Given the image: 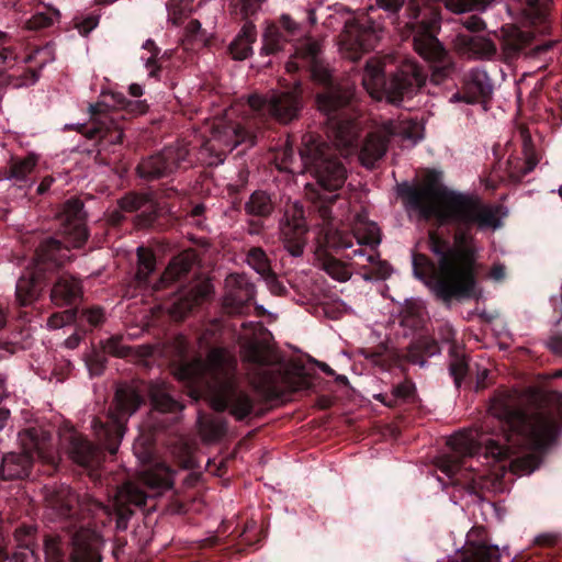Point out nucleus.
Returning <instances> with one entry per match:
<instances>
[{"instance_id":"nucleus-10","label":"nucleus","mask_w":562,"mask_h":562,"mask_svg":"<svg viewBox=\"0 0 562 562\" xmlns=\"http://www.w3.org/2000/svg\"><path fill=\"white\" fill-rule=\"evenodd\" d=\"M22 453H8L3 457L0 474L4 480L23 479L29 475L35 458L50 462L49 437L45 431L32 428L20 432Z\"/></svg>"},{"instance_id":"nucleus-35","label":"nucleus","mask_w":562,"mask_h":562,"mask_svg":"<svg viewBox=\"0 0 562 562\" xmlns=\"http://www.w3.org/2000/svg\"><path fill=\"white\" fill-rule=\"evenodd\" d=\"M137 272L136 279L140 282H145L149 274L156 268V259L153 251L148 248L138 247L137 248Z\"/></svg>"},{"instance_id":"nucleus-53","label":"nucleus","mask_w":562,"mask_h":562,"mask_svg":"<svg viewBox=\"0 0 562 562\" xmlns=\"http://www.w3.org/2000/svg\"><path fill=\"white\" fill-rule=\"evenodd\" d=\"M104 351L116 357H125L128 353V349L121 344V338L112 337L108 339L103 346Z\"/></svg>"},{"instance_id":"nucleus-28","label":"nucleus","mask_w":562,"mask_h":562,"mask_svg":"<svg viewBox=\"0 0 562 562\" xmlns=\"http://www.w3.org/2000/svg\"><path fill=\"white\" fill-rule=\"evenodd\" d=\"M195 259V251L192 249L184 250L176 256L164 271L159 281V285L155 286V289L158 290L187 274Z\"/></svg>"},{"instance_id":"nucleus-49","label":"nucleus","mask_w":562,"mask_h":562,"mask_svg":"<svg viewBox=\"0 0 562 562\" xmlns=\"http://www.w3.org/2000/svg\"><path fill=\"white\" fill-rule=\"evenodd\" d=\"M99 24V16L94 14H89L82 18L75 19V27L81 35H88L92 30H94Z\"/></svg>"},{"instance_id":"nucleus-27","label":"nucleus","mask_w":562,"mask_h":562,"mask_svg":"<svg viewBox=\"0 0 562 562\" xmlns=\"http://www.w3.org/2000/svg\"><path fill=\"white\" fill-rule=\"evenodd\" d=\"M81 295V285L78 280L70 276L63 274L55 282L50 299L57 306L70 305Z\"/></svg>"},{"instance_id":"nucleus-42","label":"nucleus","mask_w":562,"mask_h":562,"mask_svg":"<svg viewBox=\"0 0 562 562\" xmlns=\"http://www.w3.org/2000/svg\"><path fill=\"white\" fill-rule=\"evenodd\" d=\"M445 5L457 14L485 9L484 0H445Z\"/></svg>"},{"instance_id":"nucleus-36","label":"nucleus","mask_w":562,"mask_h":562,"mask_svg":"<svg viewBox=\"0 0 562 562\" xmlns=\"http://www.w3.org/2000/svg\"><path fill=\"white\" fill-rule=\"evenodd\" d=\"M285 41L277 25H268L263 33V45L261 50L269 54H274L283 48Z\"/></svg>"},{"instance_id":"nucleus-31","label":"nucleus","mask_w":562,"mask_h":562,"mask_svg":"<svg viewBox=\"0 0 562 562\" xmlns=\"http://www.w3.org/2000/svg\"><path fill=\"white\" fill-rule=\"evenodd\" d=\"M41 289L37 284L35 277L23 276L16 283V299L21 305H29L33 303L40 295Z\"/></svg>"},{"instance_id":"nucleus-3","label":"nucleus","mask_w":562,"mask_h":562,"mask_svg":"<svg viewBox=\"0 0 562 562\" xmlns=\"http://www.w3.org/2000/svg\"><path fill=\"white\" fill-rule=\"evenodd\" d=\"M237 360L225 348H213L205 361L194 359L179 364L175 376L190 387V396L198 400L204 393L217 412L228 409L237 420L247 417L254 408L250 395L240 390L236 382Z\"/></svg>"},{"instance_id":"nucleus-60","label":"nucleus","mask_w":562,"mask_h":562,"mask_svg":"<svg viewBox=\"0 0 562 562\" xmlns=\"http://www.w3.org/2000/svg\"><path fill=\"white\" fill-rule=\"evenodd\" d=\"M463 25L469 31H480V30H483L485 27L484 21L481 18L476 16V15L469 16L463 22Z\"/></svg>"},{"instance_id":"nucleus-54","label":"nucleus","mask_w":562,"mask_h":562,"mask_svg":"<svg viewBox=\"0 0 562 562\" xmlns=\"http://www.w3.org/2000/svg\"><path fill=\"white\" fill-rule=\"evenodd\" d=\"M467 371L468 363L464 359H456L450 363V373L453 376L457 386L461 384Z\"/></svg>"},{"instance_id":"nucleus-17","label":"nucleus","mask_w":562,"mask_h":562,"mask_svg":"<svg viewBox=\"0 0 562 562\" xmlns=\"http://www.w3.org/2000/svg\"><path fill=\"white\" fill-rule=\"evenodd\" d=\"M100 105H90L92 114V127L77 125L76 130L82 133L89 139L108 138L110 143L120 144L123 140V130L116 123L113 116L103 113Z\"/></svg>"},{"instance_id":"nucleus-40","label":"nucleus","mask_w":562,"mask_h":562,"mask_svg":"<svg viewBox=\"0 0 562 562\" xmlns=\"http://www.w3.org/2000/svg\"><path fill=\"white\" fill-rule=\"evenodd\" d=\"M247 262L261 277H270V265L268 262L266 254L260 248H252L249 250L247 256Z\"/></svg>"},{"instance_id":"nucleus-37","label":"nucleus","mask_w":562,"mask_h":562,"mask_svg":"<svg viewBox=\"0 0 562 562\" xmlns=\"http://www.w3.org/2000/svg\"><path fill=\"white\" fill-rule=\"evenodd\" d=\"M540 464V459L535 453H528L524 457L514 459L509 464V470L518 476L532 473Z\"/></svg>"},{"instance_id":"nucleus-51","label":"nucleus","mask_w":562,"mask_h":562,"mask_svg":"<svg viewBox=\"0 0 562 562\" xmlns=\"http://www.w3.org/2000/svg\"><path fill=\"white\" fill-rule=\"evenodd\" d=\"M104 318V311L98 306L87 308L81 313V319L93 327L102 324Z\"/></svg>"},{"instance_id":"nucleus-44","label":"nucleus","mask_w":562,"mask_h":562,"mask_svg":"<svg viewBox=\"0 0 562 562\" xmlns=\"http://www.w3.org/2000/svg\"><path fill=\"white\" fill-rule=\"evenodd\" d=\"M415 396L416 387L415 384L409 380H405L392 389V397L393 401H395V406L398 402L414 401Z\"/></svg>"},{"instance_id":"nucleus-61","label":"nucleus","mask_w":562,"mask_h":562,"mask_svg":"<svg viewBox=\"0 0 562 562\" xmlns=\"http://www.w3.org/2000/svg\"><path fill=\"white\" fill-rule=\"evenodd\" d=\"M126 109L134 114H144L147 111V104L144 101L128 102Z\"/></svg>"},{"instance_id":"nucleus-34","label":"nucleus","mask_w":562,"mask_h":562,"mask_svg":"<svg viewBox=\"0 0 562 562\" xmlns=\"http://www.w3.org/2000/svg\"><path fill=\"white\" fill-rule=\"evenodd\" d=\"M463 562H499L498 548L485 544L469 547Z\"/></svg>"},{"instance_id":"nucleus-7","label":"nucleus","mask_w":562,"mask_h":562,"mask_svg":"<svg viewBox=\"0 0 562 562\" xmlns=\"http://www.w3.org/2000/svg\"><path fill=\"white\" fill-rule=\"evenodd\" d=\"M82 207L83 204L78 199H71L65 203L60 221L63 224L61 232L67 245L63 246L56 239H48L43 243L37 250V258L41 265H63L69 259V247H81L87 240L88 233L83 222Z\"/></svg>"},{"instance_id":"nucleus-8","label":"nucleus","mask_w":562,"mask_h":562,"mask_svg":"<svg viewBox=\"0 0 562 562\" xmlns=\"http://www.w3.org/2000/svg\"><path fill=\"white\" fill-rule=\"evenodd\" d=\"M139 483L148 488V493L139 487L138 483L127 482L120 487L114 496L113 507L121 520L127 519L132 512L127 505L143 506L148 496L159 495L173 485V473L165 464H156L139 477Z\"/></svg>"},{"instance_id":"nucleus-56","label":"nucleus","mask_w":562,"mask_h":562,"mask_svg":"<svg viewBox=\"0 0 562 562\" xmlns=\"http://www.w3.org/2000/svg\"><path fill=\"white\" fill-rule=\"evenodd\" d=\"M200 431L202 436L207 440H213L222 434L221 427L213 422L200 420Z\"/></svg>"},{"instance_id":"nucleus-43","label":"nucleus","mask_w":562,"mask_h":562,"mask_svg":"<svg viewBox=\"0 0 562 562\" xmlns=\"http://www.w3.org/2000/svg\"><path fill=\"white\" fill-rule=\"evenodd\" d=\"M36 165V158L34 156H29L24 159L16 160L12 164L10 168V178L16 180H23L30 175Z\"/></svg>"},{"instance_id":"nucleus-55","label":"nucleus","mask_w":562,"mask_h":562,"mask_svg":"<svg viewBox=\"0 0 562 562\" xmlns=\"http://www.w3.org/2000/svg\"><path fill=\"white\" fill-rule=\"evenodd\" d=\"M14 562H37V557L29 543L21 544L13 554Z\"/></svg>"},{"instance_id":"nucleus-18","label":"nucleus","mask_w":562,"mask_h":562,"mask_svg":"<svg viewBox=\"0 0 562 562\" xmlns=\"http://www.w3.org/2000/svg\"><path fill=\"white\" fill-rule=\"evenodd\" d=\"M101 536L91 529L80 528L72 535L71 562H101Z\"/></svg>"},{"instance_id":"nucleus-6","label":"nucleus","mask_w":562,"mask_h":562,"mask_svg":"<svg viewBox=\"0 0 562 562\" xmlns=\"http://www.w3.org/2000/svg\"><path fill=\"white\" fill-rule=\"evenodd\" d=\"M240 358L248 363L247 375L251 385L268 397H278L285 390V376L280 369H273L279 357L266 341L252 338L240 346Z\"/></svg>"},{"instance_id":"nucleus-4","label":"nucleus","mask_w":562,"mask_h":562,"mask_svg":"<svg viewBox=\"0 0 562 562\" xmlns=\"http://www.w3.org/2000/svg\"><path fill=\"white\" fill-rule=\"evenodd\" d=\"M384 63L378 58L368 60L362 78V85L370 97L381 101L386 99L390 103L403 100L407 94L420 88L426 80V75L411 59L404 60L389 82L384 80Z\"/></svg>"},{"instance_id":"nucleus-24","label":"nucleus","mask_w":562,"mask_h":562,"mask_svg":"<svg viewBox=\"0 0 562 562\" xmlns=\"http://www.w3.org/2000/svg\"><path fill=\"white\" fill-rule=\"evenodd\" d=\"M454 45L462 55L469 58H485L496 52L493 42L483 36L459 34L454 40Z\"/></svg>"},{"instance_id":"nucleus-2","label":"nucleus","mask_w":562,"mask_h":562,"mask_svg":"<svg viewBox=\"0 0 562 562\" xmlns=\"http://www.w3.org/2000/svg\"><path fill=\"white\" fill-rule=\"evenodd\" d=\"M526 398L518 391H501L492 398L488 412L502 423L507 445L485 438L477 429L452 435L448 445L452 452L436 459V467L452 479L462 473L469 458L484 446V454L504 461L516 447L533 451L547 449L557 438L560 416L547 407H525Z\"/></svg>"},{"instance_id":"nucleus-48","label":"nucleus","mask_w":562,"mask_h":562,"mask_svg":"<svg viewBox=\"0 0 562 562\" xmlns=\"http://www.w3.org/2000/svg\"><path fill=\"white\" fill-rule=\"evenodd\" d=\"M145 202V195L131 193L120 200V207L126 212H134L140 209Z\"/></svg>"},{"instance_id":"nucleus-45","label":"nucleus","mask_w":562,"mask_h":562,"mask_svg":"<svg viewBox=\"0 0 562 562\" xmlns=\"http://www.w3.org/2000/svg\"><path fill=\"white\" fill-rule=\"evenodd\" d=\"M46 562H65L64 551L58 537H49L45 540Z\"/></svg>"},{"instance_id":"nucleus-38","label":"nucleus","mask_w":562,"mask_h":562,"mask_svg":"<svg viewBox=\"0 0 562 562\" xmlns=\"http://www.w3.org/2000/svg\"><path fill=\"white\" fill-rule=\"evenodd\" d=\"M151 404L155 409L159 412H176L182 409V406L172 400L165 390H151L150 392Z\"/></svg>"},{"instance_id":"nucleus-19","label":"nucleus","mask_w":562,"mask_h":562,"mask_svg":"<svg viewBox=\"0 0 562 562\" xmlns=\"http://www.w3.org/2000/svg\"><path fill=\"white\" fill-rule=\"evenodd\" d=\"M292 209L293 216L291 221L289 220L290 210L285 211L286 222L281 228V235L288 251L292 256L299 257L303 254L305 245L306 225L303 209L297 203H294Z\"/></svg>"},{"instance_id":"nucleus-50","label":"nucleus","mask_w":562,"mask_h":562,"mask_svg":"<svg viewBox=\"0 0 562 562\" xmlns=\"http://www.w3.org/2000/svg\"><path fill=\"white\" fill-rule=\"evenodd\" d=\"M75 319V313L70 310L53 314L48 321L47 326L52 329L60 328L70 324Z\"/></svg>"},{"instance_id":"nucleus-64","label":"nucleus","mask_w":562,"mask_h":562,"mask_svg":"<svg viewBox=\"0 0 562 562\" xmlns=\"http://www.w3.org/2000/svg\"><path fill=\"white\" fill-rule=\"evenodd\" d=\"M282 25L286 31L290 33H294V31L297 29V25L289 15H282L281 18Z\"/></svg>"},{"instance_id":"nucleus-25","label":"nucleus","mask_w":562,"mask_h":562,"mask_svg":"<svg viewBox=\"0 0 562 562\" xmlns=\"http://www.w3.org/2000/svg\"><path fill=\"white\" fill-rule=\"evenodd\" d=\"M352 97V87H333L327 91L317 94L316 103L319 111L327 116H330L336 111L347 105L351 101Z\"/></svg>"},{"instance_id":"nucleus-62","label":"nucleus","mask_w":562,"mask_h":562,"mask_svg":"<svg viewBox=\"0 0 562 562\" xmlns=\"http://www.w3.org/2000/svg\"><path fill=\"white\" fill-rule=\"evenodd\" d=\"M505 276H506V269H505L504 265L496 263L493 266V268L491 270L492 279H494L495 281H501L505 278Z\"/></svg>"},{"instance_id":"nucleus-33","label":"nucleus","mask_w":562,"mask_h":562,"mask_svg":"<svg viewBox=\"0 0 562 562\" xmlns=\"http://www.w3.org/2000/svg\"><path fill=\"white\" fill-rule=\"evenodd\" d=\"M246 212L255 216H267L273 206L270 196L263 191L254 192L245 205Z\"/></svg>"},{"instance_id":"nucleus-21","label":"nucleus","mask_w":562,"mask_h":562,"mask_svg":"<svg viewBox=\"0 0 562 562\" xmlns=\"http://www.w3.org/2000/svg\"><path fill=\"white\" fill-rule=\"evenodd\" d=\"M493 86L487 74L481 69H473L465 81L464 92L456 93L452 101H463L465 103H475L481 99H486L492 94Z\"/></svg>"},{"instance_id":"nucleus-14","label":"nucleus","mask_w":562,"mask_h":562,"mask_svg":"<svg viewBox=\"0 0 562 562\" xmlns=\"http://www.w3.org/2000/svg\"><path fill=\"white\" fill-rule=\"evenodd\" d=\"M291 91L273 92L269 99L259 94L248 98L249 106L262 115L269 114L281 123H289L295 119L301 110L300 82L294 81Z\"/></svg>"},{"instance_id":"nucleus-26","label":"nucleus","mask_w":562,"mask_h":562,"mask_svg":"<svg viewBox=\"0 0 562 562\" xmlns=\"http://www.w3.org/2000/svg\"><path fill=\"white\" fill-rule=\"evenodd\" d=\"M228 288L238 285L236 291H229L225 299L224 305L231 308L229 312H238L243 304L254 296V289L241 274H231L226 278Z\"/></svg>"},{"instance_id":"nucleus-32","label":"nucleus","mask_w":562,"mask_h":562,"mask_svg":"<svg viewBox=\"0 0 562 562\" xmlns=\"http://www.w3.org/2000/svg\"><path fill=\"white\" fill-rule=\"evenodd\" d=\"M71 458L76 463L89 467L97 462L98 450L89 441L80 439L72 445Z\"/></svg>"},{"instance_id":"nucleus-9","label":"nucleus","mask_w":562,"mask_h":562,"mask_svg":"<svg viewBox=\"0 0 562 562\" xmlns=\"http://www.w3.org/2000/svg\"><path fill=\"white\" fill-rule=\"evenodd\" d=\"M143 400L134 387L121 386L116 390L115 400L109 412L110 423L104 425L97 420L93 428L105 449L114 454L125 432L127 419L138 409Z\"/></svg>"},{"instance_id":"nucleus-5","label":"nucleus","mask_w":562,"mask_h":562,"mask_svg":"<svg viewBox=\"0 0 562 562\" xmlns=\"http://www.w3.org/2000/svg\"><path fill=\"white\" fill-rule=\"evenodd\" d=\"M409 8L414 10L413 30L414 48L424 59L434 63V76L438 79L448 77L453 70V64L448 53L436 38L435 33L440 26V13L437 9L426 5L418 8L417 0H411Z\"/></svg>"},{"instance_id":"nucleus-15","label":"nucleus","mask_w":562,"mask_h":562,"mask_svg":"<svg viewBox=\"0 0 562 562\" xmlns=\"http://www.w3.org/2000/svg\"><path fill=\"white\" fill-rule=\"evenodd\" d=\"M381 32L382 27L379 24L372 23L363 27L356 20L347 21L338 40L340 54L347 59L358 60L375 46Z\"/></svg>"},{"instance_id":"nucleus-59","label":"nucleus","mask_w":562,"mask_h":562,"mask_svg":"<svg viewBox=\"0 0 562 562\" xmlns=\"http://www.w3.org/2000/svg\"><path fill=\"white\" fill-rule=\"evenodd\" d=\"M32 535H33V528L23 526L15 530L14 538L18 542H21L23 544H26V543L30 544L29 538H31Z\"/></svg>"},{"instance_id":"nucleus-12","label":"nucleus","mask_w":562,"mask_h":562,"mask_svg":"<svg viewBox=\"0 0 562 562\" xmlns=\"http://www.w3.org/2000/svg\"><path fill=\"white\" fill-rule=\"evenodd\" d=\"M389 137H400L403 142L415 145L422 138L420 126L409 120L384 123L379 131L368 135L361 147L359 159L363 166L373 167L385 155Z\"/></svg>"},{"instance_id":"nucleus-39","label":"nucleus","mask_w":562,"mask_h":562,"mask_svg":"<svg viewBox=\"0 0 562 562\" xmlns=\"http://www.w3.org/2000/svg\"><path fill=\"white\" fill-rule=\"evenodd\" d=\"M323 269L328 276L339 282H345L351 277V272L347 266L333 257H328L323 261Z\"/></svg>"},{"instance_id":"nucleus-22","label":"nucleus","mask_w":562,"mask_h":562,"mask_svg":"<svg viewBox=\"0 0 562 562\" xmlns=\"http://www.w3.org/2000/svg\"><path fill=\"white\" fill-rule=\"evenodd\" d=\"M521 136L524 142L522 157L514 156L507 160L508 175L514 181L521 180L522 177L536 168L539 161L528 132L521 131Z\"/></svg>"},{"instance_id":"nucleus-20","label":"nucleus","mask_w":562,"mask_h":562,"mask_svg":"<svg viewBox=\"0 0 562 562\" xmlns=\"http://www.w3.org/2000/svg\"><path fill=\"white\" fill-rule=\"evenodd\" d=\"M186 153H178L173 148H166L161 154L153 156L137 167L138 173L144 178H159L172 172L184 159Z\"/></svg>"},{"instance_id":"nucleus-52","label":"nucleus","mask_w":562,"mask_h":562,"mask_svg":"<svg viewBox=\"0 0 562 562\" xmlns=\"http://www.w3.org/2000/svg\"><path fill=\"white\" fill-rule=\"evenodd\" d=\"M251 45L241 40H234L229 46L231 53L235 59L244 60L251 54Z\"/></svg>"},{"instance_id":"nucleus-16","label":"nucleus","mask_w":562,"mask_h":562,"mask_svg":"<svg viewBox=\"0 0 562 562\" xmlns=\"http://www.w3.org/2000/svg\"><path fill=\"white\" fill-rule=\"evenodd\" d=\"M321 53V44L316 40L305 38L295 47L294 59L286 63V71L293 72L300 68V64L295 59H300L302 66L311 68L312 76L315 80L325 83L329 80L330 74L327 68L318 63V55Z\"/></svg>"},{"instance_id":"nucleus-30","label":"nucleus","mask_w":562,"mask_h":562,"mask_svg":"<svg viewBox=\"0 0 562 562\" xmlns=\"http://www.w3.org/2000/svg\"><path fill=\"white\" fill-rule=\"evenodd\" d=\"M353 235L359 245L374 248L381 243L380 228L373 222H366L358 218L353 226Z\"/></svg>"},{"instance_id":"nucleus-41","label":"nucleus","mask_w":562,"mask_h":562,"mask_svg":"<svg viewBox=\"0 0 562 562\" xmlns=\"http://www.w3.org/2000/svg\"><path fill=\"white\" fill-rule=\"evenodd\" d=\"M59 12L57 10H53L50 13L48 12H38L31 16L24 24V27L30 31H38L42 29H46L54 23L55 19H58Z\"/></svg>"},{"instance_id":"nucleus-58","label":"nucleus","mask_w":562,"mask_h":562,"mask_svg":"<svg viewBox=\"0 0 562 562\" xmlns=\"http://www.w3.org/2000/svg\"><path fill=\"white\" fill-rule=\"evenodd\" d=\"M404 3V0H376V5L385 11L397 12Z\"/></svg>"},{"instance_id":"nucleus-11","label":"nucleus","mask_w":562,"mask_h":562,"mask_svg":"<svg viewBox=\"0 0 562 562\" xmlns=\"http://www.w3.org/2000/svg\"><path fill=\"white\" fill-rule=\"evenodd\" d=\"M246 132L225 117H216L204 126L205 138L199 150V159L206 165H220L225 156L239 144L246 142Z\"/></svg>"},{"instance_id":"nucleus-46","label":"nucleus","mask_w":562,"mask_h":562,"mask_svg":"<svg viewBox=\"0 0 562 562\" xmlns=\"http://www.w3.org/2000/svg\"><path fill=\"white\" fill-rule=\"evenodd\" d=\"M326 241L334 248L347 249L352 246V238L350 235L335 231L326 234Z\"/></svg>"},{"instance_id":"nucleus-47","label":"nucleus","mask_w":562,"mask_h":562,"mask_svg":"<svg viewBox=\"0 0 562 562\" xmlns=\"http://www.w3.org/2000/svg\"><path fill=\"white\" fill-rule=\"evenodd\" d=\"M277 159V167L279 170H284L291 173L300 172L299 169H296L293 166V150L291 147L283 148L276 157Z\"/></svg>"},{"instance_id":"nucleus-1","label":"nucleus","mask_w":562,"mask_h":562,"mask_svg":"<svg viewBox=\"0 0 562 562\" xmlns=\"http://www.w3.org/2000/svg\"><path fill=\"white\" fill-rule=\"evenodd\" d=\"M408 204L424 217L440 222H453L467 228L496 231L506 213L498 204L486 203L476 195L448 190L440 183V173L428 171L424 181L407 191ZM429 248L439 257L438 268L432 269L429 285L438 297L449 302L452 297H470L473 294L475 246L469 229H458L453 245L436 233L429 235Z\"/></svg>"},{"instance_id":"nucleus-29","label":"nucleus","mask_w":562,"mask_h":562,"mask_svg":"<svg viewBox=\"0 0 562 562\" xmlns=\"http://www.w3.org/2000/svg\"><path fill=\"white\" fill-rule=\"evenodd\" d=\"M211 291L212 288L210 283H199L191 290L190 297L179 299L168 308L169 314L176 319L183 318L195 304L207 297Z\"/></svg>"},{"instance_id":"nucleus-57","label":"nucleus","mask_w":562,"mask_h":562,"mask_svg":"<svg viewBox=\"0 0 562 562\" xmlns=\"http://www.w3.org/2000/svg\"><path fill=\"white\" fill-rule=\"evenodd\" d=\"M235 40H241L243 42L252 44L256 41V26L250 22L244 24L240 33Z\"/></svg>"},{"instance_id":"nucleus-63","label":"nucleus","mask_w":562,"mask_h":562,"mask_svg":"<svg viewBox=\"0 0 562 562\" xmlns=\"http://www.w3.org/2000/svg\"><path fill=\"white\" fill-rule=\"evenodd\" d=\"M549 347L555 353L562 355V337H553L549 341Z\"/></svg>"},{"instance_id":"nucleus-13","label":"nucleus","mask_w":562,"mask_h":562,"mask_svg":"<svg viewBox=\"0 0 562 562\" xmlns=\"http://www.w3.org/2000/svg\"><path fill=\"white\" fill-rule=\"evenodd\" d=\"M325 145H307L301 150V159L304 170L311 171L318 184L328 190L335 191L342 187L346 181V169L340 161L333 158Z\"/></svg>"},{"instance_id":"nucleus-23","label":"nucleus","mask_w":562,"mask_h":562,"mask_svg":"<svg viewBox=\"0 0 562 562\" xmlns=\"http://www.w3.org/2000/svg\"><path fill=\"white\" fill-rule=\"evenodd\" d=\"M329 137L334 145L341 149V155H348L360 133V125L355 121H338L329 119Z\"/></svg>"}]
</instances>
